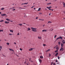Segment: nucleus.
<instances>
[{"instance_id": "f257e3e1", "label": "nucleus", "mask_w": 65, "mask_h": 65, "mask_svg": "<svg viewBox=\"0 0 65 65\" xmlns=\"http://www.w3.org/2000/svg\"><path fill=\"white\" fill-rule=\"evenodd\" d=\"M54 48L55 49L56 48V50H58V51L60 49V47L58 46V45H56L54 47Z\"/></svg>"}, {"instance_id": "f03ea898", "label": "nucleus", "mask_w": 65, "mask_h": 65, "mask_svg": "<svg viewBox=\"0 0 65 65\" xmlns=\"http://www.w3.org/2000/svg\"><path fill=\"white\" fill-rule=\"evenodd\" d=\"M31 28L32 29V31L34 32H37V30H36V28H35L32 27Z\"/></svg>"}, {"instance_id": "7ed1b4c3", "label": "nucleus", "mask_w": 65, "mask_h": 65, "mask_svg": "<svg viewBox=\"0 0 65 65\" xmlns=\"http://www.w3.org/2000/svg\"><path fill=\"white\" fill-rule=\"evenodd\" d=\"M62 38H63L62 37H61V36H60L59 37L57 38L56 39V41H57L58 39H62Z\"/></svg>"}, {"instance_id": "20e7f679", "label": "nucleus", "mask_w": 65, "mask_h": 65, "mask_svg": "<svg viewBox=\"0 0 65 65\" xmlns=\"http://www.w3.org/2000/svg\"><path fill=\"white\" fill-rule=\"evenodd\" d=\"M64 49L62 47H61V48L60 49L59 51H64Z\"/></svg>"}, {"instance_id": "39448f33", "label": "nucleus", "mask_w": 65, "mask_h": 65, "mask_svg": "<svg viewBox=\"0 0 65 65\" xmlns=\"http://www.w3.org/2000/svg\"><path fill=\"white\" fill-rule=\"evenodd\" d=\"M38 38L39 39H41V36H38Z\"/></svg>"}, {"instance_id": "423d86ee", "label": "nucleus", "mask_w": 65, "mask_h": 65, "mask_svg": "<svg viewBox=\"0 0 65 65\" xmlns=\"http://www.w3.org/2000/svg\"><path fill=\"white\" fill-rule=\"evenodd\" d=\"M62 43H63V44H64V43H65V40H62Z\"/></svg>"}, {"instance_id": "0eeeda50", "label": "nucleus", "mask_w": 65, "mask_h": 65, "mask_svg": "<svg viewBox=\"0 0 65 65\" xmlns=\"http://www.w3.org/2000/svg\"><path fill=\"white\" fill-rule=\"evenodd\" d=\"M39 62L40 63H41V61H42V60H41L40 59H39Z\"/></svg>"}, {"instance_id": "6e6552de", "label": "nucleus", "mask_w": 65, "mask_h": 65, "mask_svg": "<svg viewBox=\"0 0 65 65\" xmlns=\"http://www.w3.org/2000/svg\"><path fill=\"white\" fill-rule=\"evenodd\" d=\"M5 24H8V23H9V22L5 21Z\"/></svg>"}, {"instance_id": "1a4fd4ad", "label": "nucleus", "mask_w": 65, "mask_h": 65, "mask_svg": "<svg viewBox=\"0 0 65 65\" xmlns=\"http://www.w3.org/2000/svg\"><path fill=\"white\" fill-rule=\"evenodd\" d=\"M9 50L10 51H12V52H14V50L11 49L9 48Z\"/></svg>"}, {"instance_id": "9d476101", "label": "nucleus", "mask_w": 65, "mask_h": 65, "mask_svg": "<svg viewBox=\"0 0 65 65\" xmlns=\"http://www.w3.org/2000/svg\"><path fill=\"white\" fill-rule=\"evenodd\" d=\"M1 15L2 16H4L5 15H6V14H1Z\"/></svg>"}, {"instance_id": "9b49d317", "label": "nucleus", "mask_w": 65, "mask_h": 65, "mask_svg": "<svg viewBox=\"0 0 65 65\" xmlns=\"http://www.w3.org/2000/svg\"><path fill=\"white\" fill-rule=\"evenodd\" d=\"M49 23L50 24H52V22L51 21H48V22L47 24H49Z\"/></svg>"}, {"instance_id": "f8f14e48", "label": "nucleus", "mask_w": 65, "mask_h": 65, "mask_svg": "<svg viewBox=\"0 0 65 65\" xmlns=\"http://www.w3.org/2000/svg\"><path fill=\"white\" fill-rule=\"evenodd\" d=\"M10 32H11V33H13V30H10Z\"/></svg>"}, {"instance_id": "ddd939ff", "label": "nucleus", "mask_w": 65, "mask_h": 65, "mask_svg": "<svg viewBox=\"0 0 65 65\" xmlns=\"http://www.w3.org/2000/svg\"><path fill=\"white\" fill-rule=\"evenodd\" d=\"M27 29H28L27 30V31H30V30H31V29H30V28H28Z\"/></svg>"}, {"instance_id": "4468645a", "label": "nucleus", "mask_w": 65, "mask_h": 65, "mask_svg": "<svg viewBox=\"0 0 65 65\" xmlns=\"http://www.w3.org/2000/svg\"><path fill=\"white\" fill-rule=\"evenodd\" d=\"M6 20L7 21H10V20L9 19H6Z\"/></svg>"}, {"instance_id": "2eb2a0df", "label": "nucleus", "mask_w": 65, "mask_h": 65, "mask_svg": "<svg viewBox=\"0 0 65 65\" xmlns=\"http://www.w3.org/2000/svg\"><path fill=\"white\" fill-rule=\"evenodd\" d=\"M40 58L41 59H43V57L42 56H40Z\"/></svg>"}, {"instance_id": "dca6fc26", "label": "nucleus", "mask_w": 65, "mask_h": 65, "mask_svg": "<svg viewBox=\"0 0 65 65\" xmlns=\"http://www.w3.org/2000/svg\"><path fill=\"white\" fill-rule=\"evenodd\" d=\"M51 65H55V63L52 62L51 63Z\"/></svg>"}, {"instance_id": "f3484780", "label": "nucleus", "mask_w": 65, "mask_h": 65, "mask_svg": "<svg viewBox=\"0 0 65 65\" xmlns=\"http://www.w3.org/2000/svg\"><path fill=\"white\" fill-rule=\"evenodd\" d=\"M50 49H48V50H46V52H48L49 51H50Z\"/></svg>"}, {"instance_id": "a211bd4d", "label": "nucleus", "mask_w": 65, "mask_h": 65, "mask_svg": "<svg viewBox=\"0 0 65 65\" xmlns=\"http://www.w3.org/2000/svg\"><path fill=\"white\" fill-rule=\"evenodd\" d=\"M19 9H24L23 8L21 7H19Z\"/></svg>"}, {"instance_id": "6ab92c4d", "label": "nucleus", "mask_w": 65, "mask_h": 65, "mask_svg": "<svg viewBox=\"0 0 65 65\" xmlns=\"http://www.w3.org/2000/svg\"><path fill=\"white\" fill-rule=\"evenodd\" d=\"M41 10V8H39V9L38 10V11H40V10Z\"/></svg>"}, {"instance_id": "aec40b11", "label": "nucleus", "mask_w": 65, "mask_h": 65, "mask_svg": "<svg viewBox=\"0 0 65 65\" xmlns=\"http://www.w3.org/2000/svg\"><path fill=\"white\" fill-rule=\"evenodd\" d=\"M44 31L45 32H46L47 31V30H42V32H44Z\"/></svg>"}, {"instance_id": "412c9836", "label": "nucleus", "mask_w": 65, "mask_h": 65, "mask_svg": "<svg viewBox=\"0 0 65 65\" xmlns=\"http://www.w3.org/2000/svg\"><path fill=\"white\" fill-rule=\"evenodd\" d=\"M28 3H25L24 4H22V5H23V4H28Z\"/></svg>"}, {"instance_id": "4be33fe9", "label": "nucleus", "mask_w": 65, "mask_h": 65, "mask_svg": "<svg viewBox=\"0 0 65 65\" xmlns=\"http://www.w3.org/2000/svg\"><path fill=\"white\" fill-rule=\"evenodd\" d=\"M63 45H64V44H63V43H62L61 44V46H62V47H63Z\"/></svg>"}, {"instance_id": "5701e85b", "label": "nucleus", "mask_w": 65, "mask_h": 65, "mask_svg": "<svg viewBox=\"0 0 65 65\" xmlns=\"http://www.w3.org/2000/svg\"><path fill=\"white\" fill-rule=\"evenodd\" d=\"M46 8H52V7L51 6L49 7H47Z\"/></svg>"}, {"instance_id": "b1692460", "label": "nucleus", "mask_w": 65, "mask_h": 65, "mask_svg": "<svg viewBox=\"0 0 65 65\" xmlns=\"http://www.w3.org/2000/svg\"><path fill=\"white\" fill-rule=\"evenodd\" d=\"M29 60L30 62H33V61H31V58H30L29 59Z\"/></svg>"}, {"instance_id": "393cba45", "label": "nucleus", "mask_w": 65, "mask_h": 65, "mask_svg": "<svg viewBox=\"0 0 65 65\" xmlns=\"http://www.w3.org/2000/svg\"><path fill=\"white\" fill-rule=\"evenodd\" d=\"M57 55H58V52H57L56 54H55V56H57Z\"/></svg>"}, {"instance_id": "a878e982", "label": "nucleus", "mask_w": 65, "mask_h": 65, "mask_svg": "<svg viewBox=\"0 0 65 65\" xmlns=\"http://www.w3.org/2000/svg\"><path fill=\"white\" fill-rule=\"evenodd\" d=\"M7 45H9V43H6Z\"/></svg>"}, {"instance_id": "bb28decb", "label": "nucleus", "mask_w": 65, "mask_h": 65, "mask_svg": "<svg viewBox=\"0 0 65 65\" xmlns=\"http://www.w3.org/2000/svg\"><path fill=\"white\" fill-rule=\"evenodd\" d=\"M32 50H33V49L32 48H31L29 50V51H32Z\"/></svg>"}, {"instance_id": "cd10ccee", "label": "nucleus", "mask_w": 65, "mask_h": 65, "mask_svg": "<svg viewBox=\"0 0 65 65\" xmlns=\"http://www.w3.org/2000/svg\"><path fill=\"white\" fill-rule=\"evenodd\" d=\"M58 52V50H56L55 51V53H56L57 52Z\"/></svg>"}, {"instance_id": "c85d7f7f", "label": "nucleus", "mask_w": 65, "mask_h": 65, "mask_svg": "<svg viewBox=\"0 0 65 65\" xmlns=\"http://www.w3.org/2000/svg\"><path fill=\"white\" fill-rule=\"evenodd\" d=\"M27 65H30V63L29 62L28 63H26Z\"/></svg>"}, {"instance_id": "c756f323", "label": "nucleus", "mask_w": 65, "mask_h": 65, "mask_svg": "<svg viewBox=\"0 0 65 65\" xmlns=\"http://www.w3.org/2000/svg\"><path fill=\"white\" fill-rule=\"evenodd\" d=\"M4 9V8H2L1 9V10H3Z\"/></svg>"}, {"instance_id": "7c9ffc66", "label": "nucleus", "mask_w": 65, "mask_h": 65, "mask_svg": "<svg viewBox=\"0 0 65 65\" xmlns=\"http://www.w3.org/2000/svg\"><path fill=\"white\" fill-rule=\"evenodd\" d=\"M0 32H3V30H0Z\"/></svg>"}, {"instance_id": "2f4dec72", "label": "nucleus", "mask_w": 65, "mask_h": 65, "mask_svg": "<svg viewBox=\"0 0 65 65\" xmlns=\"http://www.w3.org/2000/svg\"><path fill=\"white\" fill-rule=\"evenodd\" d=\"M0 21H1V22H2L4 21V20H2Z\"/></svg>"}, {"instance_id": "473e14b6", "label": "nucleus", "mask_w": 65, "mask_h": 65, "mask_svg": "<svg viewBox=\"0 0 65 65\" xmlns=\"http://www.w3.org/2000/svg\"><path fill=\"white\" fill-rule=\"evenodd\" d=\"M19 25L20 26H22L23 24H19Z\"/></svg>"}, {"instance_id": "72a5a7b5", "label": "nucleus", "mask_w": 65, "mask_h": 65, "mask_svg": "<svg viewBox=\"0 0 65 65\" xmlns=\"http://www.w3.org/2000/svg\"><path fill=\"white\" fill-rule=\"evenodd\" d=\"M51 57V54L50 53H49V57Z\"/></svg>"}, {"instance_id": "f704fd0d", "label": "nucleus", "mask_w": 65, "mask_h": 65, "mask_svg": "<svg viewBox=\"0 0 65 65\" xmlns=\"http://www.w3.org/2000/svg\"><path fill=\"white\" fill-rule=\"evenodd\" d=\"M63 5L64 6H65V3H63Z\"/></svg>"}, {"instance_id": "c9c22d12", "label": "nucleus", "mask_w": 65, "mask_h": 65, "mask_svg": "<svg viewBox=\"0 0 65 65\" xmlns=\"http://www.w3.org/2000/svg\"><path fill=\"white\" fill-rule=\"evenodd\" d=\"M43 46H46V44H43Z\"/></svg>"}, {"instance_id": "e433bc0d", "label": "nucleus", "mask_w": 65, "mask_h": 65, "mask_svg": "<svg viewBox=\"0 0 65 65\" xmlns=\"http://www.w3.org/2000/svg\"><path fill=\"white\" fill-rule=\"evenodd\" d=\"M20 51H22L23 49H22V48H20Z\"/></svg>"}, {"instance_id": "4c0bfd02", "label": "nucleus", "mask_w": 65, "mask_h": 65, "mask_svg": "<svg viewBox=\"0 0 65 65\" xmlns=\"http://www.w3.org/2000/svg\"><path fill=\"white\" fill-rule=\"evenodd\" d=\"M3 56H4V57H6V56H5L4 55H3Z\"/></svg>"}, {"instance_id": "58836bf2", "label": "nucleus", "mask_w": 65, "mask_h": 65, "mask_svg": "<svg viewBox=\"0 0 65 65\" xmlns=\"http://www.w3.org/2000/svg\"><path fill=\"white\" fill-rule=\"evenodd\" d=\"M59 43V44L60 45V44H61V42H58Z\"/></svg>"}, {"instance_id": "ea45409f", "label": "nucleus", "mask_w": 65, "mask_h": 65, "mask_svg": "<svg viewBox=\"0 0 65 65\" xmlns=\"http://www.w3.org/2000/svg\"><path fill=\"white\" fill-rule=\"evenodd\" d=\"M20 35V33H17V35Z\"/></svg>"}, {"instance_id": "a19ab883", "label": "nucleus", "mask_w": 65, "mask_h": 65, "mask_svg": "<svg viewBox=\"0 0 65 65\" xmlns=\"http://www.w3.org/2000/svg\"><path fill=\"white\" fill-rule=\"evenodd\" d=\"M0 48H1V49H2V46H0Z\"/></svg>"}, {"instance_id": "79ce46f5", "label": "nucleus", "mask_w": 65, "mask_h": 65, "mask_svg": "<svg viewBox=\"0 0 65 65\" xmlns=\"http://www.w3.org/2000/svg\"><path fill=\"white\" fill-rule=\"evenodd\" d=\"M15 10V9H13L12 10H13V11H14V10Z\"/></svg>"}, {"instance_id": "37998d69", "label": "nucleus", "mask_w": 65, "mask_h": 65, "mask_svg": "<svg viewBox=\"0 0 65 65\" xmlns=\"http://www.w3.org/2000/svg\"><path fill=\"white\" fill-rule=\"evenodd\" d=\"M60 63L59 62H58L57 63V64H59Z\"/></svg>"}, {"instance_id": "c03bdc74", "label": "nucleus", "mask_w": 65, "mask_h": 65, "mask_svg": "<svg viewBox=\"0 0 65 65\" xmlns=\"http://www.w3.org/2000/svg\"><path fill=\"white\" fill-rule=\"evenodd\" d=\"M56 36H57V35H56L54 36V38H56Z\"/></svg>"}, {"instance_id": "a18cd8bd", "label": "nucleus", "mask_w": 65, "mask_h": 65, "mask_svg": "<svg viewBox=\"0 0 65 65\" xmlns=\"http://www.w3.org/2000/svg\"><path fill=\"white\" fill-rule=\"evenodd\" d=\"M9 35H12V34H9Z\"/></svg>"}, {"instance_id": "49530a36", "label": "nucleus", "mask_w": 65, "mask_h": 65, "mask_svg": "<svg viewBox=\"0 0 65 65\" xmlns=\"http://www.w3.org/2000/svg\"><path fill=\"white\" fill-rule=\"evenodd\" d=\"M58 59H60V57L59 56H58Z\"/></svg>"}, {"instance_id": "de8ad7c7", "label": "nucleus", "mask_w": 65, "mask_h": 65, "mask_svg": "<svg viewBox=\"0 0 65 65\" xmlns=\"http://www.w3.org/2000/svg\"><path fill=\"white\" fill-rule=\"evenodd\" d=\"M40 14H42V13H39Z\"/></svg>"}, {"instance_id": "09e8293b", "label": "nucleus", "mask_w": 65, "mask_h": 65, "mask_svg": "<svg viewBox=\"0 0 65 65\" xmlns=\"http://www.w3.org/2000/svg\"><path fill=\"white\" fill-rule=\"evenodd\" d=\"M38 17H36V19H38Z\"/></svg>"}, {"instance_id": "8fccbe9b", "label": "nucleus", "mask_w": 65, "mask_h": 65, "mask_svg": "<svg viewBox=\"0 0 65 65\" xmlns=\"http://www.w3.org/2000/svg\"><path fill=\"white\" fill-rule=\"evenodd\" d=\"M48 9H49V10H52V9L50 8H48Z\"/></svg>"}, {"instance_id": "3c124183", "label": "nucleus", "mask_w": 65, "mask_h": 65, "mask_svg": "<svg viewBox=\"0 0 65 65\" xmlns=\"http://www.w3.org/2000/svg\"><path fill=\"white\" fill-rule=\"evenodd\" d=\"M34 6H33L31 8H33V7H34Z\"/></svg>"}, {"instance_id": "603ef678", "label": "nucleus", "mask_w": 65, "mask_h": 65, "mask_svg": "<svg viewBox=\"0 0 65 65\" xmlns=\"http://www.w3.org/2000/svg\"><path fill=\"white\" fill-rule=\"evenodd\" d=\"M14 44H17V43H15V42H14Z\"/></svg>"}, {"instance_id": "864d4df0", "label": "nucleus", "mask_w": 65, "mask_h": 65, "mask_svg": "<svg viewBox=\"0 0 65 65\" xmlns=\"http://www.w3.org/2000/svg\"><path fill=\"white\" fill-rule=\"evenodd\" d=\"M57 61H58V60H56V62H58Z\"/></svg>"}, {"instance_id": "5fc2aeb1", "label": "nucleus", "mask_w": 65, "mask_h": 65, "mask_svg": "<svg viewBox=\"0 0 65 65\" xmlns=\"http://www.w3.org/2000/svg\"><path fill=\"white\" fill-rule=\"evenodd\" d=\"M51 13H49V15H51Z\"/></svg>"}, {"instance_id": "6e6d98bb", "label": "nucleus", "mask_w": 65, "mask_h": 65, "mask_svg": "<svg viewBox=\"0 0 65 65\" xmlns=\"http://www.w3.org/2000/svg\"><path fill=\"white\" fill-rule=\"evenodd\" d=\"M50 4H51V3H49V5H50Z\"/></svg>"}, {"instance_id": "4d7b16f0", "label": "nucleus", "mask_w": 65, "mask_h": 65, "mask_svg": "<svg viewBox=\"0 0 65 65\" xmlns=\"http://www.w3.org/2000/svg\"><path fill=\"white\" fill-rule=\"evenodd\" d=\"M24 63V64H26V62H25Z\"/></svg>"}, {"instance_id": "13d9d810", "label": "nucleus", "mask_w": 65, "mask_h": 65, "mask_svg": "<svg viewBox=\"0 0 65 65\" xmlns=\"http://www.w3.org/2000/svg\"><path fill=\"white\" fill-rule=\"evenodd\" d=\"M45 25H44L43 26V27H44Z\"/></svg>"}, {"instance_id": "bf43d9fd", "label": "nucleus", "mask_w": 65, "mask_h": 65, "mask_svg": "<svg viewBox=\"0 0 65 65\" xmlns=\"http://www.w3.org/2000/svg\"><path fill=\"white\" fill-rule=\"evenodd\" d=\"M34 10H35V9H36V8H34Z\"/></svg>"}, {"instance_id": "052dcab7", "label": "nucleus", "mask_w": 65, "mask_h": 65, "mask_svg": "<svg viewBox=\"0 0 65 65\" xmlns=\"http://www.w3.org/2000/svg\"><path fill=\"white\" fill-rule=\"evenodd\" d=\"M12 9H13L14 8V7H13V8H12Z\"/></svg>"}, {"instance_id": "680f3d73", "label": "nucleus", "mask_w": 65, "mask_h": 65, "mask_svg": "<svg viewBox=\"0 0 65 65\" xmlns=\"http://www.w3.org/2000/svg\"><path fill=\"white\" fill-rule=\"evenodd\" d=\"M23 24H25V25L26 24H25V23H23Z\"/></svg>"}, {"instance_id": "e2e57ef3", "label": "nucleus", "mask_w": 65, "mask_h": 65, "mask_svg": "<svg viewBox=\"0 0 65 65\" xmlns=\"http://www.w3.org/2000/svg\"><path fill=\"white\" fill-rule=\"evenodd\" d=\"M41 21H44V19H41Z\"/></svg>"}, {"instance_id": "0e129e2a", "label": "nucleus", "mask_w": 65, "mask_h": 65, "mask_svg": "<svg viewBox=\"0 0 65 65\" xmlns=\"http://www.w3.org/2000/svg\"><path fill=\"white\" fill-rule=\"evenodd\" d=\"M57 1V0H55L54 1Z\"/></svg>"}, {"instance_id": "69168bd1", "label": "nucleus", "mask_w": 65, "mask_h": 65, "mask_svg": "<svg viewBox=\"0 0 65 65\" xmlns=\"http://www.w3.org/2000/svg\"><path fill=\"white\" fill-rule=\"evenodd\" d=\"M39 20L40 21H41V19H39Z\"/></svg>"}, {"instance_id": "338daca9", "label": "nucleus", "mask_w": 65, "mask_h": 65, "mask_svg": "<svg viewBox=\"0 0 65 65\" xmlns=\"http://www.w3.org/2000/svg\"><path fill=\"white\" fill-rule=\"evenodd\" d=\"M63 12L64 13H65V11H63Z\"/></svg>"}, {"instance_id": "774afa93", "label": "nucleus", "mask_w": 65, "mask_h": 65, "mask_svg": "<svg viewBox=\"0 0 65 65\" xmlns=\"http://www.w3.org/2000/svg\"><path fill=\"white\" fill-rule=\"evenodd\" d=\"M10 22H12V21H11Z\"/></svg>"}]
</instances>
